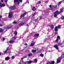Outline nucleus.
Listing matches in <instances>:
<instances>
[{
  "mask_svg": "<svg viewBox=\"0 0 64 64\" xmlns=\"http://www.w3.org/2000/svg\"><path fill=\"white\" fill-rule=\"evenodd\" d=\"M63 11V9L62 8H61L60 10V12H58V11H56L54 13V17H56L57 15H58V14H59L60 13H61V12H62Z\"/></svg>",
  "mask_w": 64,
  "mask_h": 64,
  "instance_id": "nucleus-1",
  "label": "nucleus"
},
{
  "mask_svg": "<svg viewBox=\"0 0 64 64\" xmlns=\"http://www.w3.org/2000/svg\"><path fill=\"white\" fill-rule=\"evenodd\" d=\"M64 57V54H63L61 56V57H60L59 58L57 59V60L56 61V63H59L60 62V61H61V59H62Z\"/></svg>",
  "mask_w": 64,
  "mask_h": 64,
  "instance_id": "nucleus-2",
  "label": "nucleus"
},
{
  "mask_svg": "<svg viewBox=\"0 0 64 64\" xmlns=\"http://www.w3.org/2000/svg\"><path fill=\"white\" fill-rule=\"evenodd\" d=\"M20 2V3H22V0H14V3H15L16 2L17 3L18 5L19 4Z\"/></svg>",
  "mask_w": 64,
  "mask_h": 64,
  "instance_id": "nucleus-3",
  "label": "nucleus"
},
{
  "mask_svg": "<svg viewBox=\"0 0 64 64\" xmlns=\"http://www.w3.org/2000/svg\"><path fill=\"white\" fill-rule=\"evenodd\" d=\"M60 27H61V26L60 25L54 28V31L56 32L57 31H58V29L60 28Z\"/></svg>",
  "mask_w": 64,
  "mask_h": 64,
  "instance_id": "nucleus-4",
  "label": "nucleus"
},
{
  "mask_svg": "<svg viewBox=\"0 0 64 64\" xmlns=\"http://www.w3.org/2000/svg\"><path fill=\"white\" fill-rule=\"evenodd\" d=\"M13 16V13L12 12L9 13L8 16V17L9 18H12Z\"/></svg>",
  "mask_w": 64,
  "mask_h": 64,
  "instance_id": "nucleus-5",
  "label": "nucleus"
},
{
  "mask_svg": "<svg viewBox=\"0 0 64 64\" xmlns=\"http://www.w3.org/2000/svg\"><path fill=\"white\" fill-rule=\"evenodd\" d=\"M32 63V61L30 60L28 62H25L24 63L25 64H29Z\"/></svg>",
  "mask_w": 64,
  "mask_h": 64,
  "instance_id": "nucleus-6",
  "label": "nucleus"
},
{
  "mask_svg": "<svg viewBox=\"0 0 64 64\" xmlns=\"http://www.w3.org/2000/svg\"><path fill=\"white\" fill-rule=\"evenodd\" d=\"M5 6V4L3 3L2 4V3L1 2H0V6L1 7H4Z\"/></svg>",
  "mask_w": 64,
  "mask_h": 64,
  "instance_id": "nucleus-7",
  "label": "nucleus"
},
{
  "mask_svg": "<svg viewBox=\"0 0 64 64\" xmlns=\"http://www.w3.org/2000/svg\"><path fill=\"white\" fill-rule=\"evenodd\" d=\"M55 63V62L54 61H53L52 62H49L46 64H54Z\"/></svg>",
  "mask_w": 64,
  "mask_h": 64,
  "instance_id": "nucleus-8",
  "label": "nucleus"
},
{
  "mask_svg": "<svg viewBox=\"0 0 64 64\" xmlns=\"http://www.w3.org/2000/svg\"><path fill=\"white\" fill-rule=\"evenodd\" d=\"M10 8L11 9H14L15 8V6L14 5L13 6H10Z\"/></svg>",
  "mask_w": 64,
  "mask_h": 64,
  "instance_id": "nucleus-9",
  "label": "nucleus"
},
{
  "mask_svg": "<svg viewBox=\"0 0 64 64\" xmlns=\"http://www.w3.org/2000/svg\"><path fill=\"white\" fill-rule=\"evenodd\" d=\"M27 14V13L26 12L24 13L23 14H22L20 16L21 18H22V17H23L25 15H26V14Z\"/></svg>",
  "mask_w": 64,
  "mask_h": 64,
  "instance_id": "nucleus-10",
  "label": "nucleus"
},
{
  "mask_svg": "<svg viewBox=\"0 0 64 64\" xmlns=\"http://www.w3.org/2000/svg\"><path fill=\"white\" fill-rule=\"evenodd\" d=\"M32 43L31 44H30L31 46H34V44H35V42H34V41H32Z\"/></svg>",
  "mask_w": 64,
  "mask_h": 64,
  "instance_id": "nucleus-11",
  "label": "nucleus"
},
{
  "mask_svg": "<svg viewBox=\"0 0 64 64\" xmlns=\"http://www.w3.org/2000/svg\"><path fill=\"white\" fill-rule=\"evenodd\" d=\"M25 24V22H21L19 24V25H20V26L23 25H24V24Z\"/></svg>",
  "mask_w": 64,
  "mask_h": 64,
  "instance_id": "nucleus-12",
  "label": "nucleus"
},
{
  "mask_svg": "<svg viewBox=\"0 0 64 64\" xmlns=\"http://www.w3.org/2000/svg\"><path fill=\"white\" fill-rule=\"evenodd\" d=\"M38 50V49L36 48V50H32V53H35L36 52V50Z\"/></svg>",
  "mask_w": 64,
  "mask_h": 64,
  "instance_id": "nucleus-13",
  "label": "nucleus"
},
{
  "mask_svg": "<svg viewBox=\"0 0 64 64\" xmlns=\"http://www.w3.org/2000/svg\"><path fill=\"white\" fill-rule=\"evenodd\" d=\"M54 47H55L57 50L58 49V46L57 45H55L54 46Z\"/></svg>",
  "mask_w": 64,
  "mask_h": 64,
  "instance_id": "nucleus-14",
  "label": "nucleus"
},
{
  "mask_svg": "<svg viewBox=\"0 0 64 64\" xmlns=\"http://www.w3.org/2000/svg\"><path fill=\"white\" fill-rule=\"evenodd\" d=\"M24 63V62L23 61V60H20V62L19 63V64H23Z\"/></svg>",
  "mask_w": 64,
  "mask_h": 64,
  "instance_id": "nucleus-15",
  "label": "nucleus"
},
{
  "mask_svg": "<svg viewBox=\"0 0 64 64\" xmlns=\"http://www.w3.org/2000/svg\"><path fill=\"white\" fill-rule=\"evenodd\" d=\"M10 59V57H6L5 58V59L6 60H9V59Z\"/></svg>",
  "mask_w": 64,
  "mask_h": 64,
  "instance_id": "nucleus-16",
  "label": "nucleus"
},
{
  "mask_svg": "<svg viewBox=\"0 0 64 64\" xmlns=\"http://www.w3.org/2000/svg\"><path fill=\"white\" fill-rule=\"evenodd\" d=\"M15 42V41L13 40H11L9 42V43H14V42Z\"/></svg>",
  "mask_w": 64,
  "mask_h": 64,
  "instance_id": "nucleus-17",
  "label": "nucleus"
},
{
  "mask_svg": "<svg viewBox=\"0 0 64 64\" xmlns=\"http://www.w3.org/2000/svg\"><path fill=\"white\" fill-rule=\"evenodd\" d=\"M32 10L33 11H35L36 10V8H35V7H34L32 8Z\"/></svg>",
  "mask_w": 64,
  "mask_h": 64,
  "instance_id": "nucleus-18",
  "label": "nucleus"
},
{
  "mask_svg": "<svg viewBox=\"0 0 64 64\" xmlns=\"http://www.w3.org/2000/svg\"><path fill=\"white\" fill-rule=\"evenodd\" d=\"M54 7V6H52L51 8H50L49 9V10H52V9H53V8Z\"/></svg>",
  "mask_w": 64,
  "mask_h": 64,
  "instance_id": "nucleus-19",
  "label": "nucleus"
},
{
  "mask_svg": "<svg viewBox=\"0 0 64 64\" xmlns=\"http://www.w3.org/2000/svg\"><path fill=\"white\" fill-rule=\"evenodd\" d=\"M39 34H35L34 36L35 37L36 36H39Z\"/></svg>",
  "mask_w": 64,
  "mask_h": 64,
  "instance_id": "nucleus-20",
  "label": "nucleus"
},
{
  "mask_svg": "<svg viewBox=\"0 0 64 64\" xmlns=\"http://www.w3.org/2000/svg\"><path fill=\"white\" fill-rule=\"evenodd\" d=\"M16 38H17V36H15L13 37L12 40H15L16 39Z\"/></svg>",
  "mask_w": 64,
  "mask_h": 64,
  "instance_id": "nucleus-21",
  "label": "nucleus"
},
{
  "mask_svg": "<svg viewBox=\"0 0 64 64\" xmlns=\"http://www.w3.org/2000/svg\"><path fill=\"white\" fill-rule=\"evenodd\" d=\"M3 32V30L0 28V32L1 33H2V32Z\"/></svg>",
  "mask_w": 64,
  "mask_h": 64,
  "instance_id": "nucleus-22",
  "label": "nucleus"
},
{
  "mask_svg": "<svg viewBox=\"0 0 64 64\" xmlns=\"http://www.w3.org/2000/svg\"><path fill=\"white\" fill-rule=\"evenodd\" d=\"M50 28L52 29H53L54 28V26L52 25L50 26Z\"/></svg>",
  "mask_w": 64,
  "mask_h": 64,
  "instance_id": "nucleus-23",
  "label": "nucleus"
},
{
  "mask_svg": "<svg viewBox=\"0 0 64 64\" xmlns=\"http://www.w3.org/2000/svg\"><path fill=\"white\" fill-rule=\"evenodd\" d=\"M14 33L15 34V36H17V32H16V31H15L14 32Z\"/></svg>",
  "mask_w": 64,
  "mask_h": 64,
  "instance_id": "nucleus-24",
  "label": "nucleus"
},
{
  "mask_svg": "<svg viewBox=\"0 0 64 64\" xmlns=\"http://www.w3.org/2000/svg\"><path fill=\"white\" fill-rule=\"evenodd\" d=\"M12 28V26H10L8 27H7L6 28L7 29H10V28Z\"/></svg>",
  "mask_w": 64,
  "mask_h": 64,
  "instance_id": "nucleus-25",
  "label": "nucleus"
},
{
  "mask_svg": "<svg viewBox=\"0 0 64 64\" xmlns=\"http://www.w3.org/2000/svg\"><path fill=\"white\" fill-rule=\"evenodd\" d=\"M32 55V53L28 55V56L29 57H30V56H31Z\"/></svg>",
  "mask_w": 64,
  "mask_h": 64,
  "instance_id": "nucleus-26",
  "label": "nucleus"
},
{
  "mask_svg": "<svg viewBox=\"0 0 64 64\" xmlns=\"http://www.w3.org/2000/svg\"><path fill=\"white\" fill-rule=\"evenodd\" d=\"M62 2H59L58 3V6H59L60 4H61V3H62Z\"/></svg>",
  "mask_w": 64,
  "mask_h": 64,
  "instance_id": "nucleus-27",
  "label": "nucleus"
},
{
  "mask_svg": "<svg viewBox=\"0 0 64 64\" xmlns=\"http://www.w3.org/2000/svg\"><path fill=\"white\" fill-rule=\"evenodd\" d=\"M27 58V56H24L23 57V58H21V60H22L23 59V58Z\"/></svg>",
  "mask_w": 64,
  "mask_h": 64,
  "instance_id": "nucleus-28",
  "label": "nucleus"
},
{
  "mask_svg": "<svg viewBox=\"0 0 64 64\" xmlns=\"http://www.w3.org/2000/svg\"><path fill=\"white\" fill-rule=\"evenodd\" d=\"M40 56H41V57H43V56H44L43 54H40Z\"/></svg>",
  "mask_w": 64,
  "mask_h": 64,
  "instance_id": "nucleus-29",
  "label": "nucleus"
},
{
  "mask_svg": "<svg viewBox=\"0 0 64 64\" xmlns=\"http://www.w3.org/2000/svg\"><path fill=\"white\" fill-rule=\"evenodd\" d=\"M62 44L61 43H60L58 44V46H60V45H62Z\"/></svg>",
  "mask_w": 64,
  "mask_h": 64,
  "instance_id": "nucleus-30",
  "label": "nucleus"
},
{
  "mask_svg": "<svg viewBox=\"0 0 64 64\" xmlns=\"http://www.w3.org/2000/svg\"><path fill=\"white\" fill-rule=\"evenodd\" d=\"M61 19L62 20H64V16H62L61 17Z\"/></svg>",
  "mask_w": 64,
  "mask_h": 64,
  "instance_id": "nucleus-31",
  "label": "nucleus"
},
{
  "mask_svg": "<svg viewBox=\"0 0 64 64\" xmlns=\"http://www.w3.org/2000/svg\"><path fill=\"white\" fill-rule=\"evenodd\" d=\"M34 61L35 62H36L37 61V60L36 59H34Z\"/></svg>",
  "mask_w": 64,
  "mask_h": 64,
  "instance_id": "nucleus-32",
  "label": "nucleus"
},
{
  "mask_svg": "<svg viewBox=\"0 0 64 64\" xmlns=\"http://www.w3.org/2000/svg\"><path fill=\"white\" fill-rule=\"evenodd\" d=\"M17 23V22L14 21L13 22V24H16Z\"/></svg>",
  "mask_w": 64,
  "mask_h": 64,
  "instance_id": "nucleus-33",
  "label": "nucleus"
},
{
  "mask_svg": "<svg viewBox=\"0 0 64 64\" xmlns=\"http://www.w3.org/2000/svg\"><path fill=\"white\" fill-rule=\"evenodd\" d=\"M40 3H41V2L40 1L38 2L37 3L38 4H40Z\"/></svg>",
  "mask_w": 64,
  "mask_h": 64,
  "instance_id": "nucleus-34",
  "label": "nucleus"
},
{
  "mask_svg": "<svg viewBox=\"0 0 64 64\" xmlns=\"http://www.w3.org/2000/svg\"><path fill=\"white\" fill-rule=\"evenodd\" d=\"M36 15V13H34V14H33L32 15V16L33 17L34 16H35V15Z\"/></svg>",
  "mask_w": 64,
  "mask_h": 64,
  "instance_id": "nucleus-35",
  "label": "nucleus"
},
{
  "mask_svg": "<svg viewBox=\"0 0 64 64\" xmlns=\"http://www.w3.org/2000/svg\"><path fill=\"white\" fill-rule=\"evenodd\" d=\"M7 50L5 51L4 52V54H6V53H7Z\"/></svg>",
  "mask_w": 64,
  "mask_h": 64,
  "instance_id": "nucleus-36",
  "label": "nucleus"
},
{
  "mask_svg": "<svg viewBox=\"0 0 64 64\" xmlns=\"http://www.w3.org/2000/svg\"><path fill=\"white\" fill-rule=\"evenodd\" d=\"M57 6H54V7H53V8H56L57 7Z\"/></svg>",
  "mask_w": 64,
  "mask_h": 64,
  "instance_id": "nucleus-37",
  "label": "nucleus"
},
{
  "mask_svg": "<svg viewBox=\"0 0 64 64\" xmlns=\"http://www.w3.org/2000/svg\"><path fill=\"white\" fill-rule=\"evenodd\" d=\"M60 38V36H57V38L58 39H59V38Z\"/></svg>",
  "mask_w": 64,
  "mask_h": 64,
  "instance_id": "nucleus-38",
  "label": "nucleus"
},
{
  "mask_svg": "<svg viewBox=\"0 0 64 64\" xmlns=\"http://www.w3.org/2000/svg\"><path fill=\"white\" fill-rule=\"evenodd\" d=\"M7 1H8V0H4V1L5 2H6V3H7Z\"/></svg>",
  "mask_w": 64,
  "mask_h": 64,
  "instance_id": "nucleus-39",
  "label": "nucleus"
},
{
  "mask_svg": "<svg viewBox=\"0 0 64 64\" xmlns=\"http://www.w3.org/2000/svg\"><path fill=\"white\" fill-rule=\"evenodd\" d=\"M56 42H58V39H57L56 40Z\"/></svg>",
  "mask_w": 64,
  "mask_h": 64,
  "instance_id": "nucleus-40",
  "label": "nucleus"
},
{
  "mask_svg": "<svg viewBox=\"0 0 64 64\" xmlns=\"http://www.w3.org/2000/svg\"><path fill=\"white\" fill-rule=\"evenodd\" d=\"M2 40L3 41H4V40H5V38H2Z\"/></svg>",
  "mask_w": 64,
  "mask_h": 64,
  "instance_id": "nucleus-41",
  "label": "nucleus"
},
{
  "mask_svg": "<svg viewBox=\"0 0 64 64\" xmlns=\"http://www.w3.org/2000/svg\"><path fill=\"white\" fill-rule=\"evenodd\" d=\"M40 19H42V16H40Z\"/></svg>",
  "mask_w": 64,
  "mask_h": 64,
  "instance_id": "nucleus-42",
  "label": "nucleus"
},
{
  "mask_svg": "<svg viewBox=\"0 0 64 64\" xmlns=\"http://www.w3.org/2000/svg\"><path fill=\"white\" fill-rule=\"evenodd\" d=\"M12 59H14V56H12Z\"/></svg>",
  "mask_w": 64,
  "mask_h": 64,
  "instance_id": "nucleus-43",
  "label": "nucleus"
},
{
  "mask_svg": "<svg viewBox=\"0 0 64 64\" xmlns=\"http://www.w3.org/2000/svg\"><path fill=\"white\" fill-rule=\"evenodd\" d=\"M24 45H25V46H27V43L25 44Z\"/></svg>",
  "mask_w": 64,
  "mask_h": 64,
  "instance_id": "nucleus-44",
  "label": "nucleus"
},
{
  "mask_svg": "<svg viewBox=\"0 0 64 64\" xmlns=\"http://www.w3.org/2000/svg\"><path fill=\"white\" fill-rule=\"evenodd\" d=\"M45 2V3H47V2H48V0H46Z\"/></svg>",
  "mask_w": 64,
  "mask_h": 64,
  "instance_id": "nucleus-45",
  "label": "nucleus"
},
{
  "mask_svg": "<svg viewBox=\"0 0 64 64\" xmlns=\"http://www.w3.org/2000/svg\"><path fill=\"white\" fill-rule=\"evenodd\" d=\"M58 32H55V34H57V33Z\"/></svg>",
  "mask_w": 64,
  "mask_h": 64,
  "instance_id": "nucleus-46",
  "label": "nucleus"
},
{
  "mask_svg": "<svg viewBox=\"0 0 64 64\" xmlns=\"http://www.w3.org/2000/svg\"><path fill=\"white\" fill-rule=\"evenodd\" d=\"M47 40V39H46L44 40V42H45L46 41V40Z\"/></svg>",
  "mask_w": 64,
  "mask_h": 64,
  "instance_id": "nucleus-47",
  "label": "nucleus"
},
{
  "mask_svg": "<svg viewBox=\"0 0 64 64\" xmlns=\"http://www.w3.org/2000/svg\"><path fill=\"white\" fill-rule=\"evenodd\" d=\"M1 2H3V0H1Z\"/></svg>",
  "mask_w": 64,
  "mask_h": 64,
  "instance_id": "nucleus-48",
  "label": "nucleus"
},
{
  "mask_svg": "<svg viewBox=\"0 0 64 64\" xmlns=\"http://www.w3.org/2000/svg\"><path fill=\"white\" fill-rule=\"evenodd\" d=\"M51 6H52L51 5H50V8H51Z\"/></svg>",
  "mask_w": 64,
  "mask_h": 64,
  "instance_id": "nucleus-49",
  "label": "nucleus"
},
{
  "mask_svg": "<svg viewBox=\"0 0 64 64\" xmlns=\"http://www.w3.org/2000/svg\"><path fill=\"white\" fill-rule=\"evenodd\" d=\"M2 18V16H0V18Z\"/></svg>",
  "mask_w": 64,
  "mask_h": 64,
  "instance_id": "nucleus-50",
  "label": "nucleus"
},
{
  "mask_svg": "<svg viewBox=\"0 0 64 64\" xmlns=\"http://www.w3.org/2000/svg\"><path fill=\"white\" fill-rule=\"evenodd\" d=\"M0 26H2V24H0Z\"/></svg>",
  "mask_w": 64,
  "mask_h": 64,
  "instance_id": "nucleus-51",
  "label": "nucleus"
},
{
  "mask_svg": "<svg viewBox=\"0 0 64 64\" xmlns=\"http://www.w3.org/2000/svg\"><path fill=\"white\" fill-rule=\"evenodd\" d=\"M37 20V19H35V21L36 22V21Z\"/></svg>",
  "mask_w": 64,
  "mask_h": 64,
  "instance_id": "nucleus-52",
  "label": "nucleus"
},
{
  "mask_svg": "<svg viewBox=\"0 0 64 64\" xmlns=\"http://www.w3.org/2000/svg\"><path fill=\"white\" fill-rule=\"evenodd\" d=\"M1 54H2V53H1V52H0V56L1 55Z\"/></svg>",
  "mask_w": 64,
  "mask_h": 64,
  "instance_id": "nucleus-53",
  "label": "nucleus"
},
{
  "mask_svg": "<svg viewBox=\"0 0 64 64\" xmlns=\"http://www.w3.org/2000/svg\"><path fill=\"white\" fill-rule=\"evenodd\" d=\"M63 3H64V0H63Z\"/></svg>",
  "mask_w": 64,
  "mask_h": 64,
  "instance_id": "nucleus-54",
  "label": "nucleus"
},
{
  "mask_svg": "<svg viewBox=\"0 0 64 64\" xmlns=\"http://www.w3.org/2000/svg\"><path fill=\"white\" fill-rule=\"evenodd\" d=\"M8 49L7 48V51H8Z\"/></svg>",
  "mask_w": 64,
  "mask_h": 64,
  "instance_id": "nucleus-55",
  "label": "nucleus"
},
{
  "mask_svg": "<svg viewBox=\"0 0 64 64\" xmlns=\"http://www.w3.org/2000/svg\"><path fill=\"white\" fill-rule=\"evenodd\" d=\"M0 38H1V36H0Z\"/></svg>",
  "mask_w": 64,
  "mask_h": 64,
  "instance_id": "nucleus-56",
  "label": "nucleus"
},
{
  "mask_svg": "<svg viewBox=\"0 0 64 64\" xmlns=\"http://www.w3.org/2000/svg\"><path fill=\"white\" fill-rule=\"evenodd\" d=\"M29 3V2H28V4Z\"/></svg>",
  "mask_w": 64,
  "mask_h": 64,
  "instance_id": "nucleus-57",
  "label": "nucleus"
},
{
  "mask_svg": "<svg viewBox=\"0 0 64 64\" xmlns=\"http://www.w3.org/2000/svg\"><path fill=\"white\" fill-rule=\"evenodd\" d=\"M49 52H50V51H49Z\"/></svg>",
  "mask_w": 64,
  "mask_h": 64,
  "instance_id": "nucleus-58",
  "label": "nucleus"
}]
</instances>
